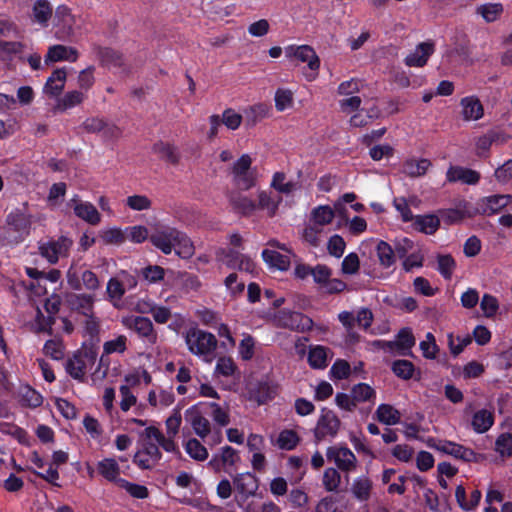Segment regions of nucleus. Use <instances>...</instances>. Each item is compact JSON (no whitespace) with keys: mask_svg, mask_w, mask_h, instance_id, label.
<instances>
[{"mask_svg":"<svg viewBox=\"0 0 512 512\" xmlns=\"http://www.w3.org/2000/svg\"><path fill=\"white\" fill-rule=\"evenodd\" d=\"M130 433L137 437L134 463L141 469L153 468L161 458L159 448L153 442L158 436V429L148 420L130 418Z\"/></svg>","mask_w":512,"mask_h":512,"instance_id":"obj_1","label":"nucleus"},{"mask_svg":"<svg viewBox=\"0 0 512 512\" xmlns=\"http://www.w3.org/2000/svg\"><path fill=\"white\" fill-rule=\"evenodd\" d=\"M183 337L191 354L205 361H211L218 344L212 333L198 327H190L183 333Z\"/></svg>","mask_w":512,"mask_h":512,"instance_id":"obj_2","label":"nucleus"},{"mask_svg":"<svg viewBox=\"0 0 512 512\" xmlns=\"http://www.w3.org/2000/svg\"><path fill=\"white\" fill-rule=\"evenodd\" d=\"M252 163V157L245 153L235 160L229 169L233 183L241 190H249L256 185L257 176L252 169Z\"/></svg>","mask_w":512,"mask_h":512,"instance_id":"obj_3","label":"nucleus"},{"mask_svg":"<svg viewBox=\"0 0 512 512\" xmlns=\"http://www.w3.org/2000/svg\"><path fill=\"white\" fill-rule=\"evenodd\" d=\"M285 55L290 60L307 63L310 73L306 75L309 81L316 79L320 68V59L314 49L309 45H289L284 49Z\"/></svg>","mask_w":512,"mask_h":512,"instance_id":"obj_4","label":"nucleus"},{"mask_svg":"<svg viewBox=\"0 0 512 512\" xmlns=\"http://www.w3.org/2000/svg\"><path fill=\"white\" fill-rule=\"evenodd\" d=\"M97 360V353L92 349H83L66 361L65 370L75 380L84 381L87 370L91 369Z\"/></svg>","mask_w":512,"mask_h":512,"instance_id":"obj_5","label":"nucleus"},{"mask_svg":"<svg viewBox=\"0 0 512 512\" xmlns=\"http://www.w3.org/2000/svg\"><path fill=\"white\" fill-rule=\"evenodd\" d=\"M240 461L239 452L231 446L225 445L212 455L207 465L216 473H231L236 470Z\"/></svg>","mask_w":512,"mask_h":512,"instance_id":"obj_6","label":"nucleus"},{"mask_svg":"<svg viewBox=\"0 0 512 512\" xmlns=\"http://www.w3.org/2000/svg\"><path fill=\"white\" fill-rule=\"evenodd\" d=\"M326 457L335 464L336 469L343 472H354L358 467L356 455L346 446L335 445L328 447Z\"/></svg>","mask_w":512,"mask_h":512,"instance_id":"obj_7","label":"nucleus"},{"mask_svg":"<svg viewBox=\"0 0 512 512\" xmlns=\"http://www.w3.org/2000/svg\"><path fill=\"white\" fill-rule=\"evenodd\" d=\"M312 277L315 284L328 294L340 293L346 289V284L338 278H332V270L324 264L313 267Z\"/></svg>","mask_w":512,"mask_h":512,"instance_id":"obj_8","label":"nucleus"},{"mask_svg":"<svg viewBox=\"0 0 512 512\" xmlns=\"http://www.w3.org/2000/svg\"><path fill=\"white\" fill-rule=\"evenodd\" d=\"M338 320L346 332L354 337L353 330L357 326L367 330L373 321V313L368 308H360L355 314L350 311H341L338 314Z\"/></svg>","mask_w":512,"mask_h":512,"instance_id":"obj_9","label":"nucleus"},{"mask_svg":"<svg viewBox=\"0 0 512 512\" xmlns=\"http://www.w3.org/2000/svg\"><path fill=\"white\" fill-rule=\"evenodd\" d=\"M73 241L68 237L61 236L57 240L42 243L39 246L40 254L50 263L54 264L60 257L68 256Z\"/></svg>","mask_w":512,"mask_h":512,"instance_id":"obj_10","label":"nucleus"},{"mask_svg":"<svg viewBox=\"0 0 512 512\" xmlns=\"http://www.w3.org/2000/svg\"><path fill=\"white\" fill-rule=\"evenodd\" d=\"M55 21L57 28L55 35L59 40H65L73 35L76 19L70 8L65 5L58 6L55 12Z\"/></svg>","mask_w":512,"mask_h":512,"instance_id":"obj_11","label":"nucleus"},{"mask_svg":"<svg viewBox=\"0 0 512 512\" xmlns=\"http://www.w3.org/2000/svg\"><path fill=\"white\" fill-rule=\"evenodd\" d=\"M433 448L441 453L466 462L477 461V454L472 449L452 441L439 440L433 445Z\"/></svg>","mask_w":512,"mask_h":512,"instance_id":"obj_12","label":"nucleus"},{"mask_svg":"<svg viewBox=\"0 0 512 512\" xmlns=\"http://www.w3.org/2000/svg\"><path fill=\"white\" fill-rule=\"evenodd\" d=\"M171 240H181L175 227L159 228L150 236L152 245L165 255L171 254Z\"/></svg>","mask_w":512,"mask_h":512,"instance_id":"obj_13","label":"nucleus"},{"mask_svg":"<svg viewBox=\"0 0 512 512\" xmlns=\"http://www.w3.org/2000/svg\"><path fill=\"white\" fill-rule=\"evenodd\" d=\"M512 203V195H491L477 202V211L484 215H493Z\"/></svg>","mask_w":512,"mask_h":512,"instance_id":"obj_14","label":"nucleus"},{"mask_svg":"<svg viewBox=\"0 0 512 512\" xmlns=\"http://www.w3.org/2000/svg\"><path fill=\"white\" fill-rule=\"evenodd\" d=\"M185 416L197 436L204 439L211 432L209 420L202 414L200 405H194L186 410Z\"/></svg>","mask_w":512,"mask_h":512,"instance_id":"obj_15","label":"nucleus"},{"mask_svg":"<svg viewBox=\"0 0 512 512\" xmlns=\"http://www.w3.org/2000/svg\"><path fill=\"white\" fill-rule=\"evenodd\" d=\"M435 47L432 42H422L405 57V64L409 67H423L429 57L434 53Z\"/></svg>","mask_w":512,"mask_h":512,"instance_id":"obj_16","label":"nucleus"},{"mask_svg":"<svg viewBox=\"0 0 512 512\" xmlns=\"http://www.w3.org/2000/svg\"><path fill=\"white\" fill-rule=\"evenodd\" d=\"M461 115L465 121H477L484 115V108L477 96L471 95L461 99Z\"/></svg>","mask_w":512,"mask_h":512,"instance_id":"obj_17","label":"nucleus"},{"mask_svg":"<svg viewBox=\"0 0 512 512\" xmlns=\"http://www.w3.org/2000/svg\"><path fill=\"white\" fill-rule=\"evenodd\" d=\"M71 206L78 218L92 225H97L100 222V214L95 206L90 202L81 201L79 199H72Z\"/></svg>","mask_w":512,"mask_h":512,"instance_id":"obj_18","label":"nucleus"},{"mask_svg":"<svg viewBox=\"0 0 512 512\" xmlns=\"http://www.w3.org/2000/svg\"><path fill=\"white\" fill-rule=\"evenodd\" d=\"M282 254L275 249H264L262 251V257L264 262L271 268H275L280 271H286L291 263V251H284Z\"/></svg>","mask_w":512,"mask_h":512,"instance_id":"obj_19","label":"nucleus"},{"mask_svg":"<svg viewBox=\"0 0 512 512\" xmlns=\"http://www.w3.org/2000/svg\"><path fill=\"white\" fill-rule=\"evenodd\" d=\"M233 485L243 498L253 496L258 489L256 477L249 472L237 474L233 478Z\"/></svg>","mask_w":512,"mask_h":512,"instance_id":"obj_20","label":"nucleus"},{"mask_svg":"<svg viewBox=\"0 0 512 512\" xmlns=\"http://www.w3.org/2000/svg\"><path fill=\"white\" fill-rule=\"evenodd\" d=\"M152 151L159 159L172 165H177L180 161L179 149L171 142L157 141L154 143Z\"/></svg>","mask_w":512,"mask_h":512,"instance_id":"obj_21","label":"nucleus"},{"mask_svg":"<svg viewBox=\"0 0 512 512\" xmlns=\"http://www.w3.org/2000/svg\"><path fill=\"white\" fill-rule=\"evenodd\" d=\"M449 182H461L463 184L474 185L478 183L480 174L472 169L451 166L446 173Z\"/></svg>","mask_w":512,"mask_h":512,"instance_id":"obj_22","label":"nucleus"},{"mask_svg":"<svg viewBox=\"0 0 512 512\" xmlns=\"http://www.w3.org/2000/svg\"><path fill=\"white\" fill-rule=\"evenodd\" d=\"M66 77L67 74L64 69H56L45 83L44 94L51 98L58 97L64 90Z\"/></svg>","mask_w":512,"mask_h":512,"instance_id":"obj_23","label":"nucleus"},{"mask_svg":"<svg viewBox=\"0 0 512 512\" xmlns=\"http://www.w3.org/2000/svg\"><path fill=\"white\" fill-rule=\"evenodd\" d=\"M133 329L135 333L147 344H155L157 334L154 330L153 323L147 317H136L133 320Z\"/></svg>","mask_w":512,"mask_h":512,"instance_id":"obj_24","label":"nucleus"},{"mask_svg":"<svg viewBox=\"0 0 512 512\" xmlns=\"http://www.w3.org/2000/svg\"><path fill=\"white\" fill-rule=\"evenodd\" d=\"M78 59V52L73 47L64 45H54L48 49L45 56V62L70 61L75 62Z\"/></svg>","mask_w":512,"mask_h":512,"instance_id":"obj_25","label":"nucleus"},{"mask_svg":"<svg viewBox=\"0 0 512 512\" xmlns=\"http://www.w3.org/2000/svg\"><path fill=\"white\" fill-rule=\"evenodd\" d=\"M412 221L415 230L427 235H433L440 227V219L435 214L417 215Z\"/></svg>","mask_w":512,"mask_h":512,"instance_id":"obj_26","label":"nucleus"},{"mask_svg":"<svg viewBox=\"0 0 512 512\" xmlns=\"http://www.w3.org/2000/svg\"><path fill=\"white\" fill-rule=\"evenodd\" d=\"M178 235L181 240H171V253H174L182 259H190L195 254V247L190 237L178 229Z\"/></svg>","mask_w":512,"mask_h":512,"instance_id":"obj_27","label":"nucleus"},{"mask_svg":"<svg viewBox=\"0 0 512 512\" xmlns=\"http://www.w3.org/2000/svg\"><path fill=\"white\" fill-rule=\"evenodd\" d=\"M335 210L329 205H318L314 207L309 216V221L315 226L323 228L333 222Z\"/></svg>","mask_w":512,"mask_h":512,"instance_id":"obj_28","label":"nucleus"},{"mask_svg":"<svg viewBox=\"0 0 512 512\" xmlns=\"http://www.w3.org/2000/svg\"><path fill=\"white\" fill-rule=\"evenodd\" d=\"M340 421L338 417L331 411L322 414L317 424V432L322 437L335 436L339 430Z\"/></svg>","mask_w":512,"mask_h":512,"instance_id":"obj_29","label":"nucleus"},{"mask_svg":"<svg viewBox=\"0 0 512 512\" xmlns=\"http://www.w3.org/2000/svg\"><path fill=\"white\" fill-rule=\"evenodd\" d=\"M6 224L10 230L20 233L28 234L31 226L30 217L20 210L10 212L6 218Z\"/></svg>","mask_w":512,"mask_h":512,"instance_id":"obj_30","label":"nucleus"},{"mask_svg":"<svg viewBox=\"0 0 512 512\" xmlns=\"http://www.w3.org/2000/svg\"><path fill=\"white\" fill-rule=\"evenodd\" d=\"M269 107L263 103H256L244 109L243 120L247 128L254 127L262 119L267 117Z\"/></svg>","mask_w":512,"mask_h":512,"instance_id":"obj_31","label":"nucleus"},{"mask_svg":"<svg viewBox=\"0 0 512 512\" xmlns=\"http://www.w3.org/2000/svg\"><path fill=\"white\" fill-rule=\"evenodd\" d=\"M504 12L502 3H484L476 6L475 13L480 16L486 23H493L500 19Z\"/></svg>","mask_w":512,"mask_h":512,"instance_id":"obj_32","label":"nucleus"},{"mask_svg":"<svg viewBox=\"0 0 512 512\" xmlns=\"http://www.w3.org/2000/svg\"><path fill=\"white\" fill-rule=\"evenodd\" d=\"M455 497L457 503L463 510L470 511L478 506L482 494L480 490L475 489L470 493L469 497H467L465 488L462 485H459L456 487Z\"/></svg>","mask_w":512,"mask_h":512,"instance_id":"obj_33","label":"nucleus"},{"mask_svg":"<svg viewBox=\"0 0 512 512\" xmlns=\"http://www.w3.org/2000/svg\"><path fill=\"white\" fill-rule=\"evenodd\" d=\"M257 208L264 210L267 214L272 217L276 214L279 205L282 202V198L278 195H273L267 191H259L257 194Z\"/></svg>","mask_w":512,"mask_h":512,"instance_id":"obj_34","label":"nucleus"},{"mask_svg":"<svg viewBox=\"0 0 512 512\" xmlns=\"http://www.w3.org/2000/svg\"><path fill=\"white\" fill-rule=\"evenodd\" d=\"M494 423V415L492 411L480 409L476 411L471 420V425L476 433H484L488 431Z\"/></svg>","mask_w":512,"mask_h":512,"instance_id":"obj_35","label":"nucleus"},{"mask_svg":"<svg viewBox=\"0 0 512 512\" xmlns=\"http://www.w3.org/2000/svg\"><path fill=\"white\" fill-rule=\"evenodd\" d=\"M224 261L228 266L232 268H237L246 272L254 271L253 261L249 257L239 254L237 250L228 251L225 254Z\"/></svg>","mask_w":512,"mask_h":512,"instance_id":"obj_36","label":"nucleus"},{"mask_svg":"<svg viewBox=\"0 0 512 512\" xmlns=\"http://www.w3.org/2000/svg\"><path fill=\"white\" fill-rule=\"evenodd\" d=\"M376 419L385 425H396L400 422L401 414L390 404H380L375 411Z\"/></svg>","mask_w":512,"mask_h":512,"instance_id":"obj_37","label":"nucleus"},{"mask_svg":"<svg viewBox=\"0 0 512 512\" xmlns=\"http://www.w3.org/2000/svg\"><path fill=\"white\" fill-rule=\"evenodd\" d=\"M372 482L369 477L361 475L356 477L351 485L353 496L359 501H366L370 497Z\"/></svg>","mask_w":512,"mask_h":512,"instance_id":"obj_38","label":"nucleus"},{"mask_svg":"<svg viewBox=\"0 0 512 512\" xmlns=\"http://www.w3.org/2000/svg\"><path fill=\"white\" fill-rule=\"evenodd\" d=\"M84 99L85 95L82 91H69L63 97L57 100L54 110L58 112H65L68 109L80 105Z\"/></svg>","mask_w":512,"mask_h":512,"instance_id":"obj_39","label":"nucleus"},{"mask_svg":"<svg viewBox=\"0 0 512 512\" xmlns=\"http://www.w3.org/2000/svg\"><path fill=\"white\" fill-rule=\"evenodd\" d=\"M99 473L109 481H119L123 487H127L128 484L125 480L118 479L119 466L117 462L112 458H106L98 463Z\"/></svg>","mask_w":512,"mask_h":512,"instance_id":"obj_40","label":"nucleus"},{"mask_svg":"<svg viewBox=\"0 0 512 512\" xmlns=\"http://www.w3.org/2000/svg\"><path fill=\"white\" fill-rule=\"evenodd\" d=\"M18 401L22 406L36 408L42 404L43 397L30 386H23L18 391Z\"/></svg>","mask_w":512,"mask_h":512,"instance_id":"obj_41","label":"nucleus"},{"mask_svg":"<svg viewBox=\"0 0 512 512\" xmlns=\"http://www.w3.org/2000/svg\"><path fill=\"white\" fill-rule=\"evenodd\" d=\"M431 167L428 159H409L403 165V171L410 177H420L426 174Z\"/></svg>","mask_w":512,"mask_h":512,"instance_id":"obj_42","label":"nucleus"},{"mask_svg":"<svg viewBox=\"0 0 512 512\" xmlns=\"http://www.w3.org/2000/svg\"><path fill=\"white\" fill-rule=\"evenodd\" d=\"M328 349L321 345L310 348L308 363L313 369H324L327 366Z\"/></svg>","mask_w":512,"mask_h":512,"instance_id":"obj_43","label":"nucleus"},{"mask_svg":"<svg viewBox=\"0 0 512 512\" xmlns=\"http://www.w3.org/2000/svg\"><path fill=\"white\" fill-rule=\"evenodd\" d=\"M32 16L35 22L46 26L52 16V8L47 0H37L32 8Z\"/></svg>","mask_w":512,"mask_h":512,"instance_id":"obj_44","label":"nucleus"},{"mask_svg":"<svg viewBox=\"0 0 512 512\" xmlns=\"http://www.w3.org/2000/svg\"><path fill=\"white\" fill-rule=\"evenodd\" d=\"M274 102L278 112L291 109L294 105V92L288 88H278L275 91Z\"/></svg>","mask_w":512,"mask_h":512,"instance_id":"obj_45","label":"nucleus"},{"mask_svg":"<svg viewBox=\"0 0 512 512\" xmlns=\"http://www.w3.org/2000/svg\"><path fill=\"white\" fill-rule=\"evenodd\" d=\"M184 449L195 461H205L209 456L207 448L195 438L187 440L184 444Z\"/></svg>","mask_w":512,"mask_h":512,"instance_id":"obj_46","label":"nucleus"},{"mask_svg":"<svg viewBox=\"0 0 512 512\" xmlns=\"http://www.w3.org/2000/svg\"><path fill=\"white\" fill-rule=\"evenodd\" d=\"M354 400L357 405L364 402H374L376 398V391L373 387L366 383H358L351 389Z\"/></svg>","mask_w":512,"mask_h":512,"instance_id":"obj_47","label":"nucleus"},{"mask_svg":"<svg viewBox=\"0 0 512 512\" xmlns=\"http://www.w3.org/2000/svg\"><path fill=\"white\" fill-rule=\"evenodd\" d=\"M322 484L327 492L338 491L341 484V474L338 469L328 467L324 470Z\"/></svg>","mask_w":512,"mask_h":512,"instance_id":"obj_48","label":"nucleus"},{"mask_svg":"<svg viewBox=\"0 0 512 512\" xmlns=\"http://www.w3.org/2000/svg\"><path fill=\"white\" fill-rule=\"evenodd\" d=\"M270 186L282 194H290L297 190V184L286 180L283 172H276L272 176Z\"/></svg>","mask_w":512,"mask_h":512,"instance_id":"obj_49","label":"nucleus"},{"mask_svg":"<svg viewBox=\"0 0 512 512\" xmlns=\"http://www.w3.org/2000/svg\"><path fill=\"white\" fill-rule=\"evenodd\" d=\"M127 348V338L125 335H119L114 339L108 340L103 344V353L101 361L104 356L114 353H124Z\"/></svg>","mask_w":512,"mask_h":512,"instance_id":"obj_50","label":"nucleus"},{"mask_svg":"<svg viewBox=\"0 0 512 512\" xmlns=\"http://www.w3.org/2000/svg\"><path fill=\"white\" fill-rule=\"evenodd\" d=\"M107 293L115 307L123 306L122 297L125 293V288L117 279L112 278L109 280L107 284Z\"/></svg>","mask_w":512,"mask_h":512,"instance_id":"obj_51","label":"nucleus"},{"mask_svg":"<svg viewBox=\"0 0 512 512\" xmlns=\"http://www.w3.org/2000/svg\"><path fill=\"white\" fill-rule=\"evenodd\" d=\"M299 443V436L293 430H283L276 440L277 446L282 450H292Z\"/></svg>","mask_w":512,"mask_h":512,"instance_id":"obj_52","label":"nucleus"},{"mask_svg":"<svg viewBox=\"0 0 512 512\" xmlns=\"http://www.w3.org/2000/svg\"><path fill=\"white\" fill-rule=\"evenodd\" d=\"M376 251L378 260L383 267L388 268L395 262L394 251L388 243L378 241Z\"/></svg>","mask_w":512,"mask_h":512,"instance_id":"obj_53","label":"nucleus"},{"mask_svg":"<svg viewBox=\"0 0 512 512\" xmlns=\"http://www.w3.org/2000/svg\"><path fill=\"white\" fill-rule=\"evenodd\" d=\"M221 119L227 129L235 131L240 128L243 122V115L232 108H227L223 111Z\"/></svg>","mask_w":512,"mask_h":512,"instance_id":"obj_54","label":"nucleus"},{"mask_svg":"<svg viewBox=\"0 0 512 512\" xmlns=\"http://www.w3.org/2000/svg\"><path fill=\"white\" fill-rule=\"evenodd\" d=\"M64 349V344L60 339H50L43 347L45 355L54 360H61L64 357Z\"/></svg>","mask_w":512,"mask_h":512,"instance_id":"obj_55","label":"nucleus"},{"mask_svg":"<svg viewBox=\"0 0 512 512\" xmlns=\"http://www.w3.org/2000/svg\"><path fill=\"white\" fill-rule=\"evenodd\" d=\"M438 271L445 278L450 279L456 268V263L453 257L449 254L438 255Z\"/></svg>","mask_w":512,"mask_h":512,"instance_id":"obj_56","label":"nucleus"},{"mask_svg":"<svg viewBox=\"0 0 512 512\" xmlns=\"http://www.w3.org/2000/svg\"><path fill=\"white\" fill-rule=\"evenodd\" d=\"M350 372V364L345 360L338 359L331 366L329 374L332 379L342 380L348 378Z\"/></svg>","mask_w":512,"mask_h":512,"instance_id":"obj_57","label":"nucleus"},{"mask_svg":"<svg viewBox=\"0 0 512 512\" xmlns=\"http://www.w3.org/2000/svg\"><path fill=\"white\" fill-rule=\"evenodd\" d=\"M346 243L342 236L335 234L331 236L327 242L328 253L335 257L340 258L344 254Z\"/></svg>","mask_w":512,"mask_h":512,"instance_id":"obj_58","label":"nucleus"},{"mask_svg":"<svg viewBox=\"0 0 512 512\" xmlns=\"http://www.w3.org/2000/svg\"><path fill=\"white\" fill-rule=\"evenodd\" d=\"M140 275L149 284H153L161 281L164 278L165 271L162 267L158 265H150L141 269Z\"/></svg>","mask_w":512,"mask_h":512,"instance_id":"obj_59","label":"nucleus"},{"mask_svg":"<svg viewBox=\"0 0 512 512\" xmlns=\"http://www.w3.org/2000/svg\"><path fill=\"white\" fill-rule=\"evenodd\" d=\"M99 238L104 244H120L125 241V237L121 230L117 228L103 229L99 233Z\"/></svg>","mask_w":512,"mask_h":512,"instance_id":"obj_60","label":"nucleus"},{"mask_svg":"<svg viewBox=\"0 0 512 512\" xmlns=\"http://www.w3.org/2000/svg\"><path fill=\"white\" fill-rule=\"evenodd\" d=\"M420 349L425 358L434 359L438 352L435 337L432 333L428 332L425 339L420 342Z\"/></svg>","mask_w":512,"mask_h":512,"instance_id":"obj_61","label":"nucleus"},{"mask_svg":"<svg viewBox=\"0 0 512 512\" xmlns=\"http://www.w3.org/2000/svg\"><path fill=\"white\" fill-rule=\"evenodd\" d=\"M94 302V298L91 295H74L70 299V304L73 308L81 310L83 314L87 315L91 309Z\"/></svg>","mask_w":512,"mask_h":512,"instance_id":"obj_62","label":"nucleus"},{"mask_svg":"<svg viewBox=\"0 0 512 512\" xmlns=\"http://www.w3.org/2000/svg\"><path fill=\"white\" fill-rule=\"evenodd\" d=\"M224 285L232 297L242 294L245 288L244 282L238 279L236 273L229 274L224 280Z\"/></svg>","mask_w":512,"mask_h":512,"instance_id":"obj_63","label":"nucleus"},{"mask_svg":"<svg viewBox=\"0 0 512 512\" xmlns=\"http://www.w3.org/2000/svg\"><path fill=\"white\" fill-rule=\"evenodd\" d=\"M322 228L310 223L302 231V239L313 247L319 246L321 242L320 233Z\"/></svg>","mask_w":512,"mask_h":512,"instance_id":"obj_64","label":"nucleus"}]
</instances>
